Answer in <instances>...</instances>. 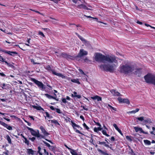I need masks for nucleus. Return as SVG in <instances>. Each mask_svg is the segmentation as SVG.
I'll return each mask as SVG.
<instances>
[{"mask_svg":"<svg viewBox=\"0 0 155 155\" xmlns=\"http://www.w3.org/2000/svg\"><path fill=\"white\" fill-rule=\"evenodd\" d=\"M38 35H41V36H42V37H45V35L43 34V32H41V31H39L38 32Z\"/></svg>","mask_w":155,"mask_h":155,"instance_id":"nucleus-39","label":"nucleus"},{"mask_svg":"<svg viewBox=\"0 0 155 155\" xmlns=\"http://www.w3.org/2000/svg\"><path fill=\"white\" fill-rule=\"evenodd\" d=\"M87 54V51L84 50L83 49H81L79 52L78 54V56L79 57H81L84 55H86Z\"/></svg>","mask_w":155,"mask_h":155,"instance_id":"nucleus-7","label":"nucleus"},{"mask_svg":"<svg viewBox=\"0 0 155 155\" xmlns=\"http://www.w3.org/2000/svg\"><path fill=\"white\" fill-rule=\"evenodd\" d=\"M2 88L4 89H6L8 88V86L7 84H2Z\"/></svg>","mask_w":155,"mask_h":155,"instance_id":"nucleus-28","label":"nucleus"},{"mask_svg":"<svg viewBox=\"0 0 155 155\" xmlns=\"http://www.w3.org/2000/svg\"><path fill=\"white\" fill-rule=\"evenodd\" d=\"M44 152L45 154H46V155H48V152H47L46 151L45 149H44Z\"/></svg>","mask_w":155,"mask_h":155,"instance_id":"nucleus-53","label":"nucleus"},{"mask_svg":"<svg viewBox=\"0 0 155 155\" xmlns=\"http://www.w3.org/2000/svg\"><path fill=\"white\" fill-rule=\"evenodd\" d=\"M77 8H83L84 9L90 10L91 9L88 8L84 4H81L78 6Z\"/></svg>","mask_w":155,"mask_h":155,"instance_id":"nucleus-15","label":"nucleus"},{"mask_svg":"<svg viewBox=\"0 0 155 155\" xmlns=\"http://www.w3.org/2000/svg\"><path fill=\"white\" fill-rule=\"evenodd\" d=\"M135 131L136 132H137L138 131H140V133H143L144 134H147L148 133L147 132H145L143 131L141 127H134Z\"/></svg>","mask_w":155,"mask_h":155,"instance_id":"nucleus-6","label":"nucleus"},{"mask_svg":"<svg viewBox=\"0 0 155 155\" xmlns=\"http://www.w3.org/2000/svg\"><path fill=\"white\" fill-rule=\"evenodd\" d=\"M102 128L101 127H94V131L96 132H98L99 131L101 130Z\"/></svg>","mask_w":155,"mask_h":155,"instance_id":"nucleus-20","label":"nucleus"},{"mask_svg":"<svg viewBox=\"0 0 155 155\" xmlns=\"http://www.w3.org/2000/svg\"><path fill=\"white\" fill-rule=\"evenodd\" d=\"M62 101L64 103H66L67 101L66 99L64 98H62Z\"/></svg>","mask_w":155,"mask_h":155,"instance_id":"nucleus-50","label":"nucleus"},{"mask_svg":"<svg viewBox=\"0 0 155 155\" xmlns=\"http://www.w3.org/2000/svg\"><path fill=\"white\" fill-rule=\"evenodd\" d=\"M32 107L33 108H34V109H36L37 110H40L42 109V108L40 106H35V105H32Z\"/></svg>","mask_w":155,"mask_h":155,"instance_id":"nucleus-21","label":"nucleus"},{"mask_svg":"<svg viewBox=\"0 0 155 155\" xmlns=\"http://www.w3.org/2000/svg\"><path fill=\"white\" fill-rule=\"evenodd\" d=\"M76 132L77 133H79L80 134H82V133L79 130H76Z\"/></svg>","mask_w":155,"mask_h":155,"instance_id":"nucleus-64","label":"nucleus"},{"mask_svg":"<svg viewBox=\"0 0 155 155\" xmlns=\"http://www.w3.org/2000/svg\"><path fill=\"white\" fill-rule=\"evenodd\" d=\"M91 98L93 100H97L98 101H101L102 100L101 98L97 95H96L94 97H91Z\"/></svg>","mask_w":155,"mask_h":155,"instance_id":"nucleus-13","label":"nucleus"},{"mask_svg":"<svg viewBox=\"0 0 155 155\" xmlns=\"http://www.w3.org/2000/svg\"><path fill=\"white\" fill-rule=\"evenodd\" d=\"M5 139L8 140V142L9 144L12 143L10 137L8 135H7L5 137Z\"/></svg>","mask_w":155,"mask_h":155,"instance_id":"nucleus-18","label":"nucleus"},{"mask_svg":"<svg viewBox=\"0 0 155 155\" xmlns=\"http://www.w3.org/2000/svg\"><path fill=\"white\" fill-rule=\"evenodd\" d=\"M117 131L122 135H123V134L122 133V132H121V130L120 129H119V130H117Z\"/></svg>","mask_w":155,"mask_h":155,"instance_id":"nucleus-62","label":"nucleus"},{"mask_svg":"<svg viewBox=\"0 0 155 155\" xmlns=\"http://www.w3.org/2000/svg\"><path fill=\"white\" fill-rule=\"evenodd\" d=\"M151 122H152L151 120L149 119H148L144 120L141 123V124L143 125H144L146 123H150Z\"/></svg>","mask_w":155,"mask_h":155,"instance_id":"nucleus-17","label":"nucleus"},{"mask_svg":"<svg viewBox=\"0 0 155 155\" xmlns=\"http://www.w3.org/2000/svg\"><path fill=\"white\" fill-rule=\"evenodd\" d=\"M123 103H125L127 104H129L130 103V102L128 99H124L123 100Z\"/></svg>","mask_w":155,"mask_h":155,"instance_id":"nucleus-30","label":"nucleus"},{"mask_svg":"<svg viewBox=\"0 0 155 155\" xmlns=\"http://www.w3.org/2000/svg\"><path fill=\"white\" fill-rule=\"evenodd\" d=\"M56 111L59 114H60L61 113L60 110L59 109H56Z\"/></svg>","mask_w":155,"mask_h":155,"instance_id":"nucleus-55","label":"nucleus"},{"mask_svg":"<svg viewBox=\"0 0 155 155\" xmlns=\"http://www.w3.org/2000/svg\"><path fill=\"white\" fill-rule=\"evenodd\" d=\"M71 81L73 82L79 84H80V83L78 79H72Z\"/></svg>","mask_w":155,"mask_h":155,"instance_id":"nucleus-19","label":"nucleus"},{"mask_svg":"<svg viewBox=\"0 0 155 155\" xmlns=\"http://www.w3.org/2000/svg\"><path fill=\"white\" fill-rule=\"evenodd\" d=\"M145 144L150 145L151 144V142L150 141L147 140H143Z\"/></svg>","mask_w":155,"mask_h":155,"instance_id":"nucleus-24","label":"nucleus"},{"mask_svg":"<svg viewBox=\"0 0 155 155\" xmlns=\"http://www.w3.org/2000/svg\"><path fill=\"white\" fill-rule=\"evenodd\" d=\"M117 100L119 101V102L123 103V99L121 97H118L117 98Z\"/></svg>","mask_w":155,"mask_h":155,"instance_id":"nucleus-41","label":"nucleus"},{"mask_svg":"<svg viewBox=\"0 0 155 155\" xmlns=\"http://www.w3.org/2000/svg\"><path fill=\"white\" fill-rule=\"evenodd\" d=\"M32 81L35 83L41 90L43 91L45 89L44 85L41 82L38 81L34 78L32 79Z\"/></svg>","mask_w":155,"mask_h":155,"instance_id":"nucleus-4","label":"nucleus"},{"mask_svg":"<svg viewBox=\"0 0 155 155\" xmlns=\"http://www.w3.org/2000/svg\"><path fill=\"white\" fill-rule=\"evenodd\" d=\"M23 141L25 143L27 144L28 145H29V141L26 138H25V139L23 140Z\"/></svg>","mask_w":155,"mask_h":155,"instance_id":"nucleus-34","label":"nucleus"},{"mask_svg":"<svg viewBox=\"0 0 155 155\" xmlns=\"http://www.w3.org/2000/svg\"><path fill=\"white\" fill-rule=\"evenodd\" d=\"M74 97H77L78 98H80L81 97V96L79 95H74Z\"/></svg>","mask_w":155,"mask_h":155,"instance_id":"nucleus-51","label":"nucleus"},{"mask_svg":"<svg viewBox=\"0 0 155 155\" xmlns=\"http://www.w3.org/2000/svg\"><path fill=\"white\" fill-rule=\"evenodd\" d=\"M71 122L72 123V126L74 129H76V127H77L78 128H79L80 127L79 125H77L75 123L73 122L72 121H71Z\"/></svg>","mask_w":155,"mask_h":155,"instance_id":"nucleus-22","label":"nucleus"},{"mask_svg":"<svg viewBox=\"0 0 155 155\" xmlns=\"http://www.w3.org/2000/svg\"><path fill=\"white\" fill-rule=\"evenodd\" d=\"M70 152L72 155H78L75 150L73 149H71L70 150Z\"/></svg>","mask_w":155,"mask_h":155,"instance_id":"nucleus-26","label":"nucleus"},{"mask_svg":"<svg viewBox=\"0 0 155 155\" xmlns=\"http://www.w3.org/2000/svg\"><path fill=\"white\" fill-rule=\"evenodd\" d=\"M57 76L61 77L62 78H64L65 76L61 73H58Z\"/></svg>","mask_w":155,"mask_h":155,"instance_id":"nucleus-36","label":"nucleus"},{"mask_svg":"<svg viewBox=\"0 0 155 155\" xmlns=\"http://www.w3.org/2000/svg\"><path fill=\"white\" fill-rule=\"evenodd\" d=\"M0 124L1 125L5 127L7 129L9 130H12V127L9 126L7 124L5 123L2 122L0 120Z\"/></svg>","mask_w":155,"mask_h":155,"instance_id":"nucleus-8","label":"nucleus"},{"mask_svg":"<svg viewBox=\"0 0 155 155\" xmlns=\"http://www.w3.org/2000/svg\"><path fill=\"white\" fill-rule=\"evenodd\" d=\"M87 43L85 42L84 43L85 44V45H86L87 46L90 47V45L89 44V42L86 41Z\"/></svg>","mask_w":155,"mask_h":155,"instance_id":"nucleus-45","label":"nucleus"},{"mask_svg":"<svg viewBox=\"0 0 155 155\" xmlns=\"http://www.w3.org/2000/svg\"><path fill=\"white\" fill-rule=\"evenodd\" d=\"M80 118H81V119H82L83 121L84 120V119L83 116L81 115L80 116Z\"/></svg>","mask_w":155,"mask_h":155,"instance_id":"nucleus-61","label":"nucleus"},{"mask_svg":"<svg viewBox=\"0 0 155 155\" xmlns=\"http://www.w3.org/2000/svg\"><path fill=\"white\" fill-rule=\"evenodd\" d=\"M43 143L48 147H50L51 146L50 145V144L46 142H45L44 141H43Z\"/></svg>","mask_w":155,"mask_h":155,"instance_id":"nucleus-43","label":"nucleus"},{"mask_svg":"<svg viewBox=\"0 0 155 155\" xmlns=\"http://www.w3.org/2000/svg\"><path fill=\"white\" fill-rule=\"evenodd\" d=\"M44 95L48 99H55V100H56L57 101H58V99L56 98V97H53L47 94H45Z\"/></svg>","mask_w":155,"mask_h":155,"instance_id":"nucleus-14","label":"nucleus"},{"mask_svg":"<svg viewBox=\"0 0 155 155\" xmlns=\"http://www.w3.org/2000/svg\"><path fill=\"white\" fill-rule=\"evenodd\" d=\"M29 117L31 118V119L32 120H35V119L34 118V117H33V116H29Z\"/></svg>","mask_w":155,"mask_h":155,"instance_id":"nucleus-63","label":"nucleus"},{"mask_svg":"<svg viewBox=\"0 0 155 155\" xmlns=\"http://www.w3.org/2000/svg\"><path fill=\"white\" fill-rule=\"evenodd\" d=\"M76 34L78 36V37L84 43L85 42L87 43L86 41L82 37L79 35L77 33H76Z\"/></svg>","mask_w":155,"mask_h":155,"instance_id":"nucleus-23","label":"nucleus"},{"mask_svg":"<svg viewBox=\"0 0 155 155\" xmlns=\"http://www.w3.org/2000/svg\"><path fill=\"white\" fill-rule=\"evenodd\" d=\"M79 71L82 74H83L84 75H85V74L84 73V72L81 69H79Z\"/></svg>","mask_w":155,"mask_h":155,"instance_id":"nucleus-49","label":"nucleus"},{"mask_svg":"<svg viewBox=\"0 0 155 155\" xmlns=\"http://www.w3.org/2000/svg\"><path fill=\"white\" fill-rule=\"evenodd\" d=\"M0 124L1 125L5 127L7 129L9 130H12V127L9 126L7 124L5 123L2 122L0 120Z\"/></svg>","mask_w":155,"mask_h":155,"instance_id":"nucleus-9","label":"nucleus"},{"mask_svg":"<svg viewBox=\"0 0 155 155\" xmlns=\"http://www.w3.org/2000/svg\"><path fill=\"white\" fill-rule=\"evenodd\" d=\"M1 155H9L8 151V150H7L6 152H3Z\"/></svg>","mask_w":155,"mask_h":155,"instance_id":"nucleus-40","label":"nucleus"},{"mask_svg":"<svg viewBox=\"0 0 155 155\" xmlns=\"http://www.w3.org/2000/svg\"><path fill=\"white\" fill-rule=\"evenodd\" d=\"M110 92L114 96H120L121 95L120 94L118 91L114 90H111L110 91Z\"/></svg>","mask_w":155,"mask_h":155,"instance_id":"nucleus-11","label":"nucleus"},{"mask_svg":"<svg viewBox=\"0 0 155 155\" xmlns=\"http://www.w3.org/2000/svg\"><path fill=\"white\" fill-rule=\"evenodd\" d=\"M84 16L88 18H92L94 19H96L97 20H98V19L97 18H94V17H91L90 16H86L85 15H84Z\"/></svg>","mask_w":155,"mask_h":155,"instance_id":"nucleus-44","label":"nucleus"},{"mask_svg":"<svg viewBox=\"0 0 155 155\" xmlns=\"http://www.w3.org/2000/svg\"><path fill=\"white\" fill-rule=\"evenodd\" d=\"M51 123H54L55 124H58L60 125L58 123V121L56 120H51Z\"/></svg>","mask_w":155,"mask_h":155,"instance_id":"nucleus-32","label":"nucleus"},{"mask_svg":"<svg viewBox=\"0 0 155 155\" xmlns=\"http://www.w3.org/2000/svg\"><path fill=\"white\" fill-rule=\"evenodd\" d=\"M95 123L96 124L98 125V126H99V127H101V124L99 123H96V122H95Z\"/></svg>","mask_w":155,"mask_h":155,"instance_id":"nucleus-60","label":"nucleus"},{"mask_svg":"<svg viewBox=\"0 0 155 155\" xmlns=\"http://www.w3.org/2000/svg\"><path fill=\"white\" fill-rule=\"evenodd\" d=\"M102 133L104 135H105L106 136H107V137H109V135L108 134H107V133H106V130H102Z\"/></svg>","mask_w":155,"mask_h":155,"instance_id":"nucleus-37","label":"nucleus"},{"mask_svg":"<svg viewBox=\"0 0 155 155\" xmlns=\"http://www.w3.org/2000/svg\"><path fill=\"white\" fill-rule=\"evenodd\" d=\"M139 109L137 108H136L135 110H133L129 111V112H128V113H130V114H132V113L135 114V113H136V112H138L139 111Z\"/></svg>","mask_w":155,"mask_h":155,"instance_id":"nucleus-25","label":"nucleus"},{"mask_svg":"<svg viewBox=\"0 0 155 155\" xmlns=\"http://www.w3.org/2000/svg\"><path fill=\"white\" fill-rule=\"evenodd\" d=\"M0 30L1 31H2L3 32H4V33H7V34H10V33H8V31H7L5 30H3L2 29V28H1V29H0Z\"/></svg>","mask_w":155,"mask_h":155,"instance_id":"nucleus-46","label":"nucleus"},{"mask_svg":"<svg viewBox=\"0 0 155 155\" xmlns=\"http://www.w3.org/2000/svg\"><path fill=\"white\" fill-rule=\"evenodd\" d=\"M94 56L96 61L105 63L99 66L101 70L112 72L117 66L118 58L113 55L105 56L100 53H95Z\"/></svg>","mask_w":155,"mask_h":155,"instance_id":"nucleus-1","label":"nucleus"},{"mask_svg":"<svg viewBox=\"0 0 155 155\" xmlns=\"http://www.w3.org/2000/svg\"><path fill=\"white\" fill-rule=\"evenodd\" d=\"M10 116L11 117L14 118L15 119H16L17 118V117L16 116H15L14 115H11Z\"/></svg>","mask_w":155,"mask_h":155,"instance_id":"nucleus-58","label":"nucleus"},{"mask_svg":"<svg viewBox=\"0 0 155 155\" xmlns=\"http://www.w3.org/2000/svg\"><path fill=\"white\" fill-rule=\"evenodd\" d=\"M45 114L46 115V116L45 117V119H46V117L48 118L49 119H51L52 118V117L50 116L48 112H45Z\"/></svg>","mask_w":155,"mask_h":155,"instance_id":"nucleus-29","label":"nucleus"},{"mask_svg":"<svg viewBox=\"0 0 155 155\" xmlns=\"http://www.w3.org/2000/svg\"><path fill=\"white\" fill-rule=\"evenodd\" d=\"M89 142L91 143L94 144V143H93V139L92 138V137H91V140H90Z\"/></svg>","mask_w":155,"mask_h":155,"instance_id":"nucleus-52","label":"nucleus"},{"mask_svg":"<svg viewBox=\"0 0 155 155\" xmlns=\"http://www.w3.org/2000/svg\"><path fill=\"white\" fill-rule=\"evenodd\" d=\"M81 107H82L83 109L85 110H86V111L88 110V109L87 108V107H86V105H85V106H81Z\"/></svg>","mask_w":155,"mask_h":155,"instance_id":"nucleus-38","label":"nucleus"},{"mask_svg":"<svg viewBox=\"0 0 155 155\" xmlns=\"http://www.w3.org/2000/svg\"><path fill=\"white\" fill-rule=\"evenodd\" d=\"M110 140L112 141H114L115 140V138L114 137H112L111 138Z\"/></svg>","mask_w":155,"mask_h":155,"instance_id":"nucleus-59","label":"nucleus"},{"mask_svg":"<svg viewBox=\"0 0 155 155\" xmlns=\"http://www.w3.org/2000/svg\"><path fill=\"white\" fill-rule=\"evenodd\" d=\"M27 128L28 130H30L32 135L36 137H37V136H38V133L39 132V131L38 130H37V131H35L32 128L28 127H27Z\"/></svg>","mask_w":155,"mask_h":155,"instance_id":"nucleus-5","label":"nucleus"},{"mask_svg":"<svg viewBox=\"0 0 155 155\" xmlns=\"http://www.w3.org/2000/svg\"><path fill=\"white\" fill-rule=\"evenodd\" d=\"M146 81L148 83H151L155 86V75L150 73L144 77Z\"/></svg>","mask_w":155,"mask_h":155,"instance_id":"nucleus-3","label":"nucleus"},{"mask_svg":"<svg viewBox=\"0 0 155 155\" xmlns=\"http://www.w3.org/2000/svg\"><path fill=\"white\" fill-rule=\"evenodd\" d=\"M99 143L100 144H103L106 147H109V145L107 144L104 141H99Z\"/></svg>","mask_w":155,"mask_h":155,"instance_id":"nucleus-27","label":"nucleus"},{"mask_svg":"<svg viewBox=\"0 0 155 155\" xmlns=\"http://www.w3.org/2000/svg\"><path fill=\"white\" fill-rule=\"evenodd\" d=\"M120 71L121 73L125 74L131 73L134 70V67L129 64L120 65L119 67Z\"/></svg>","mask_w":155,"mask_h":155,"instance_id":"nucleus-2","label":"nucleus"},{"mask_svg":"<svg viewBox=\"0 0 155 155\" xmlns=\"http://www.w3.org/2000/svg\"><path fill=\"white\" fill-rule=\"evenodd\" d=\"M29 139L32 141H34L35 139V137H33L31 138H29Z\"/></svg>","mask_w":155,"mask_h":155,"instance_id":"nucleus-48","label":"nucleus"},{"mask_svg":"<svg viewBox=\"0 0 155 155\" xmlns=\"http://www.w3.org/2000/svg\"><path fill=\"white\" fill-rule=\"evenodd\" d=\"M136 119H137V120H138L141 121H143L144 120L143 117H136Z\"/></svg>","mask_w":155,"mask_h":155,"instance_id":"nucleus-31","label":"nucleus"},{"mask_svg":"<svg viewBox=\"0 0 155 155\" xmlns=\"http://www.w3.org/2000/svg\"><path fill=\"white\" fill-rule=\"evenodd\" d=\"M45 136L40 134L39 132L38 133V136H37V137L38 138H44Z\"/></svg>","mask_w":155,"mask_h":155,"instance_id":"nucleus-35","label":"nucleus"},{"mask_svg":"<svg viewBox=\"0 0 155 155\" xmlns=\"http://www.w3.org/2000/svg\"><path fill=\"white\" fill-rule=\"evenodd\" d=\"M6 53H7L8 54H9L11 55H12V54H11L12 53H16V52H11L10 51H7Z\"/></svg>","mask_w":155,"mask_h":155,"instance_id":"nucleus-54","label":"nucleus"},{"mask_svg":"<svg viewBox=\"0 0 155 155\" xmlns=\"http://www.w3.org/2000/svg\"><path fill=\"white\" fill-rule=\"evenodd\" d=\"M107 106L108 107H110V108L111 109V110H113L115 111L116 110V109L115 108L112 107L110 104H107Z\"/></svg>","mask_w":155,"mask_h":155,"instance_id":"nucleus-33","label":"nucleus"},{"mask_svg":"<svg viewBox=\"0 0 155 155\" xmlns=\"http://www.w3.org/2000/svg\"><path fill=\"white\" fill-rule=\"evenodd\" d=\"M126 138L127 140H130V141L132 140H131V138H130V136H126Z\"/></svg>","mask_w":155,"mask_h":155,"instance_id":"nucleus-47","label":"nucleus"},{"mask_svg":"<svg viewBox=\"0 0 155 155\" xmlns=\"http://www.w3.org/2000/svg\"><path fill=\"white\" fill-rule=\"evenodd\" d=\"M40 129L42 133L44 136H48L49 135V134L47 132L45 128L42 126H40Z\"/></svg>","mask_w":155,"mask_h":155,"instance_id":"nucleus-10","label":"nucleus"},{"mask_svg":"<svg viewBox=\"0 0 155 155\" xmlns=\"http://www.w3.org/2000/svg\"><path fill=\"white\" fill-rule=\"evenodd\" d=\"M84 127H85L87 130H88L89 129V128L88 127V126L86 125V124L84 123L83 125Z\"/></svg>","mask_w":155,"mask_h":155,"instance_id":"nucleus-42","label":"nucleus"},{"mask_svg":"<svg viewBox=\"0 0 155 155\" xmlns=\"http://www.w3.org/2000/svg\"><path fill=\"white\" fill-rule=\"evenodd\" d=\"M0 75L2 77H5V74L3 72L0 73Z\"/></svg>","mask_w":155,"mask_h":155,"instance_id":"nucleus-56","label":"nucleus"},{"mask_svg":"<svg viewBox=\"0 0 155 155\" xmlns=\"http://www.w3.org/2000/svg\"><path fill=\"white\" fill-rule=\"evenodd\" d=\"M0 61L3 62L4 61V59L3 58V57L0 55Z\"/></svg>","mask_w":155,"mask_h":155,"instance_id":"nucleus-57","label":"nucleus"},{"mask_svg":"<svg viewBox=\"0 0 155 155\" xmlns=\"http://www.w3.org/2000/svg\"><path fill=\"white\" fill-rule=\"evenodd\" d=\"M27 153L28 154H31L33 155L35 152V151L31 149H27Z\"/></svg>","mask_w":155,"mask_h":155,"instance_id":"nucleus-16","label":"nucleus"},{"mask_svg":"<svg viewBox=\"0 0 155 155\" xmlns=\"http://www.w3.org/2000/svg\"><path fill=\"white\" fill-rule=\"evenodd\" d=\"M141 72V70L140 69H135L134 68V71L133 72H132V73H134L135 74L139 76Z\"/></svg>","mask_w":155,"mask_h":155,"instance_id":"nucleus-12","label":"nucleus"}]
</instances>
